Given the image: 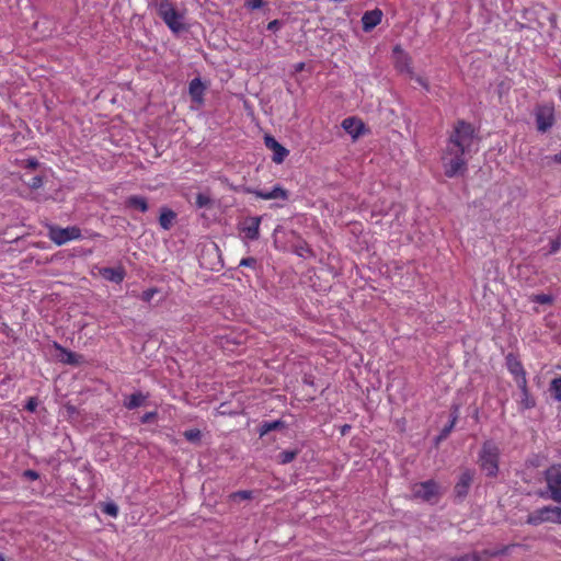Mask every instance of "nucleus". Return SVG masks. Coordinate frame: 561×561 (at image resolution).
<instances>
[{
  "instance_id": "nucleus-27",
  "label": "nucleus",
  "mask_w": 561,
  "mask_h": 561,
  "mask_svg": "<svg viewBox=\"0 0 561 561\" xmlns=\"http://www.w3.org/2000/svg\"><path fill=\"white\" fill-rule=\"evenodd\" d=\"M549 391L554 400L561 401V376L551 380Z\"/></svg>"
},
{
  "instance_id": "nucleus-48",
  "label": "nucleus",
  "mask_w": 561,
  "mask_h": 561,
  "mask_svg": "<svg viewBox=\"0 0 561 561\" xmlns=\"http://www.w3.org/2000/svg\"><path fill=\"white\" fill-rule=\"evenodd\" d=\"M352 426L350 424H344L341 426V434L344 436L351 431Z\"/></svg>"
},
{
  "instance_id": "nucleus-50",
  "label": "nucleus",
  "mask_w": 561,
  "mask_h": 561,
  "mask_svg": "<svg viewBox=\"0 0 561 561\" xmlns=\"http://www.w3.org/2000/svg\"><path fill=\"white\" fill-rule=\"evenodd\" d=\"M301 251H307V252L311 253V250L308 248V245H307V244L301 245V247L299 248V251H298V254H299V255H302V252H301Z\"/></svg>"
},
{
  "instance_id": "nucleus-28",
  "label": "nucleus",
  "mask_w": 561,
  "mask_h": 561,
  "mask_svg": "<svg viewBox=\"0 0 561 561\" xmlns=\"http://www.w3.org/2000/svg\"><path fill=\"white\" fill-rule=\"evenodd\" d=\"M229 499L232 502L249 501L253 499V492L249 490L237 491L231 493Z\"/></svg>"
},
{
  "instance_id": "nucleus-5",
  "label": "nucleus",
  "mask_w": 561,
  "mask_h": 561,
  "mask_svg": "<svg viewBox=\"0 0 561 561\" xmlns=\"http://www.w3.org/2000/svg\"><path fill=\"white\" fill-rule=\"evenodd\" d=\"M48 237L57 245H62L70 240L81 238V230L77 226L61 228L58 226L48 227Z\"/></svg>"
},
{
  "instance_id": "nucleus-49",
  "label": "nucleus",
  "mask_w": 561,
  "mask_h": 561,
  "mask_svg": "<svg viewBox=\"0 0 561 561\" xmlns=\"http://www.w3.org/2000/svg\"><path fill=\"white\" fill-rule=\"evenodd\" d=\"M416 81L422 85L424 87L425 89H428V84H427V81L425 79H423L422 77H416L415 78Z\"/></svg>"
},
{
  "instance_id": "nucleus-42",
  "label": "nucleus",
  "mask_w": 561,
  "mask_h": 561,
  "mask_svg": "<svg viewBox=\"0 0 561 561\" xmlns=\"http://www.w3.org/2000/svg\"><path fill=\"white\" fill-rule=\"evenodd\" d=\"M283 25L280 20H273L267 24V30L272 32L278 31Z\"/></svg>"
},
{
  "instance_id": "nucleus-39",
  "label": "nucleus",
  "mask_w": 561,
  "mask_h": 561,
  "mask_svg": "<svg viewBox=\"0 0 561 561\" xmlns=\"http://www.w3.org/2000/svg\"><path fill=\"white\" fill-rule=\"evenodd\" d=\"M157 416H158V413L156 411L147 412L141 416L140 422L142 424H147V423L154 421L157 419Z\"/></svg>"
},
{
  "instance_id": "nucleus-32",
  "label": "nucleus",
  "mask_w": 561,
  "mask_h": 561,
  "mask_svg": "<svg viewBox=\"0 0 561 561\" xmlns=\"http://www.w3.org/2000/svg\"><path fill=\"white\" fill-rule=\"evenodd\" d=\"M531 301L540 305H551L553 302V297L547 294H538L531 297Z\"/></svg>"
},
{
  "instance_id": "nucleus-34",
  "label": "nucleus",
  "mask_w": 561,
  "mask_h": 561,
  "mask_svg": "<svg viewBox=\"0 0 561 561\" xmlns=\"http://www.w3.org/2000/svg\"><path fill=\"white\" fill-rule=\"evenodd\" d=\"M102 511L110 515V516H113V517H116L117 514H118V507L115 503L113 502H108V503H105Z\"/></svg>"
},
{
  "instance_id": "nucleus-13",
  "label": "nucleus",
  "mask_w": 561,
  "mask_h": 561,
  "mask_svg": "<svg viewBox=\"0 0 561 561\" xmlns=\"http://www.w3.org/2000/svg\"><path fill=\"white\" fill-rule=\"evenodd\" d=\"M264 144L273 151L272 160L275 163H282L289 153V151L271 135L264 137Z\"/></svg>"
},
{
  "instance_id": "nucleus-19",
  "label": "nucleus",
  "mask_w": 561,
  "mask_h": 561,
  "mask_svg": "<svg viewBox=\"0 0 561 561\" xmlns=\"http://www.w3.org/2000/svg\"><path fill=\"white\" fill-rule=\"evenodd\" d=\"M505 359H506V366H507L508 370L515 377H519V376L526 374V371L523 367V364L520 363V360L517 358L516 355H514L513 353H508L506 355Z\"/></svg>"
},
{
  "instance_id": "nucleus-30",
  "label": "nucleus",
  "mask_w": 561,
  "mask_h": 561,
  "mask_svg": "<svg viewBox=\"0 0 561 561\" xmlns=\"http://www.w3.org/2000/svg\"><path fill=\"white\" fill-rule=\"evenodd\" d=\"M398 67L401 71L405 70L411 78L413 77V70L411 68V58L408 54L403 55L402 58L398 60Z\"/></svg>"
},
{
  "instance_id": "nucleus-29",
  "label": "nucleus",
  "mask_w": 561,
  "mask_h": 561,
  "mask_svg": "<svg viewBox=\"0 0 561 561\" xmlns=\"http://www.w3.org/2000/svg\"><path fill=\"white\" fill-rule=\"evenodd\" d=\"M298 453V449L284 450L278 454V462L282 465L289 463L297 457Z\"/></svg>"
},
{
  "instance_id": "nucleus-16",
  "label": "nucleus",
  "mask_w": 561,
  "mask_h": 561,
  "mask_svg": "<svg viewBox=\"0 0 561 561\" xmlns=\"http://www.w3.org/2000/svg\"><path fill=\"white\" fill-rule=\"evenodd\" d=\"M343 129L353 138H357L365 130V124L362 119L356 117H347L342 122Z\"/></svg>"
},
{
  "instance_id": "nucleus-2",
  "label": "nucleus",
  "mask_w": 561,
  "mask_h": 561,
  "mask_svg": "<svg viewBox=\"0 0 561 561\" xmlns=\"http://www.w3.org/2000/svg\"><path fill=\"white\" fill-rule=\"evenodd\" d=\"M500 448L493 440H485L479 453L478 463L485 476L496 478L499 474Z\"/></svg>"
},
{
  "instance_id": "nucleus-7",
  "label": "nucleus",
  "mask_w": 561,
  "mask_h": 561,
  "mask_svg": "<svg viewBox=\"0 0 561 561\" xmlns=\"http://www.w3.org/2000/svg\"><path fill=\"white\" fill-rule=\"evenodd\" d=\"M446 152L450 158H444L445 175L447 178H454L466 170L467 161L465 160V153L456 152L455 150H447Z\"/></svg>"
},
{
  "instance_id": "nucleus-53",
  "label": "nucleus",
  "mask_w": 561,
  "mask_h": 561,
  "mask_svg": "<svg viewBox=\"0 0 561 561\" xmlns=\"http://www.w3.org/2000/svg\"><path fill=\"white\" fill-rule=\"evenodd\" d=\"M0 561H5L4 557L0 553Z\"/></svg>"
},
{
  "instance_id": "nucleus-46",
  "label": "nucleus",
  "mask_w": 561,
  "mask_h": 561,
  "mask_svg": "<svg viewBox=\"0 0 561 561\" xmlns=\"http://www.w3.org/2000/svg\"><path fill=\"white\" fill-rule=\"evenodd\" d=\"M39 165L38 161L35 158H31L26 160V168L36 169Z\"/></svg>"
},
{
  "instance_id": "nucleus-23",
  "label": "nucleus",
  "mask_w": 561,
  "mask_h": 561,
  "mask_svg": "<svg viewBox=\"0 0 561 561\" xmlns=\"http://www.w3.org/2000/svg\"><path fill=\"white\" fill-rule=\"evenodd\" d=\"M285 427H286V423L282 420H276V421H272V422H263L260 424L259 434L262 437L272 431L283 430Z\"/></svg>"
},
{
  "instance_id": "nucleus-6",
  "label": "nucleus",
  "mask_w": 561,
  "mask_h": 561,
  "mask_svg": "<svg viewBox=\"0 0 561 561\" xmlns=\"http://www.w3.org/2000/svg\"><path fill=\"white\" fill-rule=\"evenodd\" d=\"M234 191L242 192L244 194H253L259 198L262 199H283L287 201L289 198V192L285 188H283L280 185H275L270 192H265L262 190H256L250 186H239L233 187Z\"/></svg>"
},
{
  "instance_id": "nucleus-40",
  "label": "nucleus",
  "mask_w": 561,
  "mask_h": 561,
  "mask_svg": "<svg viewBox=\"0 0 561 561\" xmlns=\"http://www.w3.org/2000/svg\"><path fill=\"white\" fill-rule=\"evenodd\" d=\"M158 293L156 288H149L141 294V299L146 302H149L152 297Z\"/></svg>"
},
{
  "instance_id": "nucleus-8",
  "label": "nucleus",
  "mask_w": 561,
  "mask_h": 561,
  "mask_svg": "<svg viewBox=\"0 0 561 561\" xmlns=\"http://www.w3.org/2000/svg\"><path fill=\"white\" fill-rule=\"evenodd\" d=\"M510 547L505 546L499 550L485 549L482 551H473L459 557L449 558L448 561H489L490 558L507 553Z\"/></svg>"
},
{
  "instance_id": "nucleus-17",
  "label": "nucleus",
  "mask_w": 561,
  "mask_h": 561,
  "mask_svg": "<svg viewBox=\"0 0 561 561\" xmlns=\"http://www.w3.org/2000/svg\"><path fill=\"white\" fill-rule=\"evenodd\" d=\"M100 274L106 280L119 284L125 277V272L122 267H102Z\"/></svg>"
},
{
  "instance_id": "nucleus-43",
  "label": "nucleus",
  "mask_w": 561,
  "mask_h": 561,
  "mask_svg": "<svg viewBox=\"0 0 561 561\" xmlns=\"http://www.w3.org/2000/svg\"><path fill=\"white\" fill-rule=\"evenodd\" d=\"M255 264H256V259H254L252 256L244 257L240 262V266L253 267V266H255Z\"/></svg>"
},
{
  "instance_id": "nucleus-41",
  "label": "nucleus",
  "mask_w": 561,
  "mask_h": 561,
  "mask_svg": "<svg viewBox=\"0 0 561 561\" xmlns=\"http://www.w3.org/2000/svg\"><path fill=\"white\" fill-rule=\"evenodd\" d=\"M28 185L33 190L39 188L43 185V176H41V175L33 176Z\"/></svg>"
},
{
  "instance_id": "nucleus-51",
  "label": "nucleus",
  "mask_w": 561,
  "mask_h": 561,
  "mask_svg": "<svg viewBox=\"0 0 561 561\" xmlns=\"http://www.w3.org/2000/svg\"><path fill=\"white\" fill-rule=\"evenodd\" d=\"M552 160L561 164V151L552 157Z\"/></svg>"
},
{
  "instance_id": "nucleus-38",
  "label": "nucleus",
  "mask_w": 561,
  "mask_h": 561,
  "mask_svg": "<svg viewBox=\"0 0 561 561\" xmlns=\"http://www.w3.org/2000/svg\"><path fill=\"white\" fill-rule=\"evenodd\" d=\"M244 5L251 10L261 9L264 5V0H245Z\"/></svg>"
},
{
  "instance_id": "nucleus-52",
  "label": "nucleus",
  "mask_w": 561,
  "mask_h": 561,
  "mask_svg": "<svg viewBox=\"0 0 561 561\" xmlns=\"http://www.w3.org/2000/svg\"><path fill=\"white\" fill-rule=\"evenodd\" d=\"M393 53H400V54H402L403 51H402L401 47H400L399 45H397V46L393 48Z\"/></svg>"
},
{
  "instance_id": "nucleus-24",
  "label": "nucleus",
  "mask_w": 561,
  "mask_h": 561,
  "mask_svg": "<svg viewBox=\"0 0 561 561\" xmlns=\"http://www.w3.org/2000/svg\"><path fill=\"white\" fill-rule=\"evenodd\" d=\"M149 7L153 8L161 18L163 13L173 9V4L169 0H149Z\"/></svg>"
},
{
  "instance_id": "nucleus-36",
  "label": "nucleus",
  "mask_w": 561,
  "mask_h": 561,
  "mask_svg": "<svg viewBox=\"0 0 561 561\" xmlns=\"http://www.w3.org/2000/svg\"><path fill=\"white\" fill-rule=\"evenodd\" d=\"M516 378V382L518 385V388L520 389L522 391V394H524L525 397H527V379H526V374L525 375H522L519 377H515Z\"/></svg>"
},
{
  "instance_id": "nucleus-12",
  "label": "nucleus",
  "mask_w": 561,
  "mask_h": 561,
  "mask_svg": "<svg viewBox=\"0 0 561 561\" xmlns=\"http://www.w3.org/2000/svg\"><path fill=\"white\" fill-rule=\"evenodd\" d=\"M161 19L174 33H180L185 30L184 14L179 12L175 8L163 13Z\"/></svg>"
},
{
  "instance_id": "nucleus-9",
  "label": "nucleus",
  "mask_w": 561,
  "mask_h": 561,
  "mask_svg": "<svg viewBox=\"0 0 561 561\" xmlns=\"http://www.w3.org/2000/svg\"><path fill=\"white\" fill-rule=\"evenodd\" d=\"M557 506H543L530 513L527 516L526 523L533 526H538L542 523H554L556 522Z\"/></svg>"
},
{
  "instance_id": "nucleus-22",
  "label": "nucleus",
  "mask_w": 561,
  "mask_h": 561,
  "mask_svg": "<svg viewBox=\"0 0 561 561\" xmlns=\"http://www.w3.org/2000/svg\"><path fill=\"white\" fill-rule=\"evenodd\" d=\"M175 218V211L170 208H162L159 217V224L164 230H169L173 226Z\"/></svg>"
},
{
  "instance_id": "nucleus-25",
  "label": "nucleus",
  "mask_w": 561,
  "mask_h": 561,
  "mask_svg": "<svg viewBox=\"0 0 561 561\" xmlns=\"http://www.w3.org/2000/svg\"><path fill=\"white\" fill-rule=\"evenodd\" d=\"M56 347L65 355V357L61 358L62 363L69 364V365H78L80 363L79 358L81 356H79L78 354H76L71 351H68L58 344H56Z\"/></svg>"
},
{
  "instance_id": "nucleus-26",
  "label": "nucleus",
  "mask_w": 561,
  "mask_h": 561,
  "mask_svg": "<svg viewBox=\"0 0 561 561\" xmlns=\"http://www.w3.org/2000/svg\"><path fill=\"white\" fill-rule=\"evenodd\" d=\"M195 205L197 208H211L214 206V201L209 194L198 193L196 195Z\"/></svg>"
},
{
  "instance_id": "nucleus-11",
  "label": "nucleus",
  "mask_w": 561,
  "mask_h": 561,
  "mask_svg": "<svg viewBox=\"0 0 561 561\" xmlns=\"http://www.w3.org/2000/svg\"><path fill=\"white\" fill-rule=\"evenodd\" d=\"M262 217L252 216L247 217L243 222L240 224V231L244 233L249 240H257L260 238V225Z\"/></svg>"
},
{
  "instance_id": "nucleus-31",
  "label": "nucleus",
  "mask_w": 561,
  "mask_h": 561,
  "mask_svg": "<svg viewBox=\"0 0 561 561\" xmlns=\"http://www.w3.org/2000/svg\"><path fill=\"white\" fill-rule=\"evenodd\" d=\"M456 411H457V408L455 409V413L451 414L450 422L447 425H445L444 428L440 431L438 439H445L449 435V433L451 432V430L455 426V423L457 421Z\"/></svg>"
},
{
  "instance_id": "nucleus-33",
  "label": "nucleus",
  "mask_w": 561,
  "mask_h": 561,
  "mask_svg": "<svg viewBox=\"0 0 561 561\" xmlns=\"http://www.w3.org/2000/svg\"><path fill=\"white\" fill-rule=\"evenodd\" d=\"M184 437L192 443H197L201 440L202 433L199 430H187L183 433Z\"/></svg>"
},
{
  "instance_id": "nucleus-44",
  "label": "nucleus",
  "mask_w": 561,
  "mask_h": 561,
  "mask_svg": "<svg viewBox=\"0 0 561 561\" xmlns=\"http://www.w3.org/2000/svg\"><path fill=\"white\" fill-rule=\"evenodd\" d=\"M23 477L30 480H37L39 478V473L35 470L27 469L23 472Z\"/></svg>"
},
{
  "instance_id": "nucleus-45",
  "label": "nucleus",
  "mask_w": 561,
  "mask_h": 561,
  "mask_svg": "<svg viewBox=\"0 0 561 561\" xmlns=\"http://www.w3.org/2000/svg\"><path fill=\"white\" fill-rule=\"evenodd\" d=\"M37 408V400L35 398H30V400L27 401L26 405H25V409L27 411H31V412H34Z\"/></svg>"
},
{
  "instance_id": "nucleus-18",
  "label": "nucleus",
  "mask_w": 561,
  "mask_h": 561,
  "mask_svg": "<svg viewBox=\"0 0 561 561\" xmlns=\"http://www.w3.org/2000/svg\"><path fill=\"white\" fill-rule=\"evenodd\" d=\"M125 207L146 213L149 208L147 198L139 195H131L125 199Z\"/></svg>"
},
{
  "instance_id": "nucleus-14",
  "label": "nucleus",
  "mask_w": 561,
  "mask_h": 561,
  "mask_svg": "<svg viewBox=\"0 0 561 561\" xmlns=\"http://www.w3.org/2000/svg\"><path fill=\"white\" fill-rule=\"evenodd\" d=\"M473 476H474V472L469 469L465 470L460 474L459 480L456 483L455 489H454V491L458 497H465L468 494L470 485L473 481Z\"/></svg>"
},
{
  "instance_id": "nucleus-10",
  "label": "nucleus",
  "mask_w": 561,
  "mask_h": 561,
  "mask_svg": "<svg viewBox=\"0 0 561 561\" xmlns=\"http://www.w3.org/2000/svg\"><path fill=\"white\" fill-rule=\"evenodd\" d=\"M554 124V115L552 107L540 106L536 112V125L540 133L548 131Z\"/></svg>"
},
{
  "instance_id": "nucleus-47",
  "label": "nucleus",
  "mask_w": 561,
  "mask_h": 561,
  "mask_svg": "<svg viewBox=\"0 0 561 561\" xmlns=\"http://www.w3.org/2000/svg\"><path fill=\"white\" fill-rule=\"evenodd\" d=\"M556 524H560L561 525V507L560 506H557V511H556Z\"/></svg>"
},
{
  "instance_id": "nucleus-37",
  "label": "nucleus",
  "mask_w": 561,
  "mask_h": 561,
  "mask_svg": "<svg viewBox=\"0 0 561 561\" xmlns=\"http://www.w3.org/2000/svg\"><path fill=\"white\" fill-rule=\"evenodd\" d=\"M520 403L523 404V407H524L525 409H531V408H534V407H535V404H536L535 400L530 397V394H529V391H528V390H527V397H525V396L523 394Z\"/></svg>"
},
{
  "instance_id": "nucleus-3",
  "label": "nucleus",
  "mask_w": 561,
  "mask_h": 561,
  "mask_svg": "<svg viewBox=\"0 0 561 561\" xmlns=\"http://www.w3.org/2000/svg\"><path fill=\"white\" fill-rule=\"evenodd\" d=\"M549 497L561 503V465H552L543 472Z\"/></svg>"
},
{
  "instance_id": "nucleus-20",
  "label": "nucleus",
  "mask_w": 561,
  "mask_h": 561,
  "mask_svg": "<svg viewBox=\"0 0 561 561\" xmlns=\"http://www.w3.org/2000/svg\"><path fill=\"white\" fill-rule=\"evenodd\" d=\"M148 396H145L142 392L138 391L126 396L124 399V407L128 410H134L136 408L141 407L147 400Z\"/></svg>"
},
{
  "instance_id": "nucleus-35",
  "label": "nucleus",
  "mask_w": 561,
  "mask_h": 561,
  "mask_svg": "<svg viewBox=\"0 0 561 561\" xmlns=\"http://www.w3.org/2000/svg\"><path fill=\"white\" fill-rule=\"evenodd\" d=\"M561 248V236L556 238L554 240H551L549 243V251L547 254H554L557 253Z\"/></svg>"
},
{
  "instance_id": "nucleus-4",
  "label": "nucleus",
  "mask_w": 561,
  "mask_h": 561,
  "mask_svg": "<svg viewBox=\"0 0 561 561\" xmlns=\"http://www.w3.org/2000/svg\"><path fill=\"white\" fill-rule=\"evenodd\" d=\"M412 495L414 499L424 502L435 503L440 496L439 485L435 480H427L424 482L415 483L412 486Z\"/></svg>"
},
{
  "instance_id": "nucleus-1",
  "label": "nucleus",
  "mask_w": 561,
  "mask_h": 561,
  "mask_svg": "<svg viewBox=\"0 0 561 561\" xmlns=\"http://www.w3.org/2000/svg\"><path fill=\"white\" fill-rule=\"evenodd\" d=\"M476 137L474 127L465 121H458L453 134L449 137L447 150H455L459 153H466L473 144Z\"/></svg>"
},
{
  "instance_id": "nucleus-21",
  "label": "nucleus",
  "mask_w": 561,
  "mask_h": 561,
  "mask_svg": "<svg viewBox=\"0 0 561 561\" xmlns=\"http://www.w3.org/2000/svg\"><path fill=\"white\" fill-rule=\"evenodd\" d=\"M205 85L199 78H195L190 82V94L194 102H202Z\"/></svg>"
},
{
  "instance_id": "nucleus-15",
  "label": "nucleus",
  "mask_w": 561,
  "mask_h": 561,
  "mask_svg": "<svg viewBox=\"0 0 561 561\" xmlns=\"http://www.w3.org/2000/svg\"><path fill=\"white\" fill-rule=\"evenodd\" d=\"M382 15V11L378 8L366 11L362 16L363 30L365 32H370L381 22Z\"/></svg>"
}]
</instances>
